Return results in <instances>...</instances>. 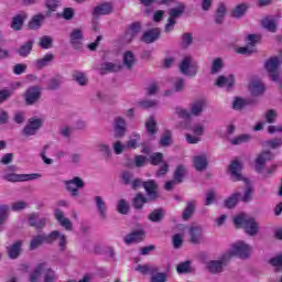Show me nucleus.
I'll return each mask as SVG.
<instances>
[{
  "instance_id": "12",
  "label": "nucleus",
  "mask_w": 282,
  "mask_h": 282,
  "mask_svg": "<svg viewBox=\"0 0 282 282\" xmlns=\"http://www.w3.org/2000/svg\"><path fill=\"white\" fill-rule=\"evenodd\" d=\"M180 72L184 76L195 77L197 76V72H199V66L197 64H193V57L185 56L180 64Z\"/></svg>"
},
{
  "instance_id": "7",
  "label": "nucleus",
  "mask_w": 282,
  "mask_h": 282,
  "mask_svg": "<svg viewBox=\"0 0 282 282\" xmlns=\"http://www.w3.org/2000/svg\"><path fill=\"white\" fill-rule=\"evenodd\" d=\"M225 254L229 257V262L231 261L232 257H238V259H250V245L239 241L231 245L230 249L225 252Z\"/></svg>"
},
{
  "instance_id": "46",
  "label": "nucleus",
  "mask_w": 282,
  "mask_h": 282,
  "mask_svg": "<svg viewBox=\"0 0 282 282\" xmlns=\"http://www.w3.org/2000/svg\"><path fill=\"white\" fill-rule=\"evenodd\" d=\"M269 265L275 268L274 272H282V253H279L268 260Z\"/></svg>"
},
{
  "instance_id": "11",
  "label": "nucleus",
  "mask_w": 282,
  "mask_h": 282,
  "mask_svg": "<svg viewBox=\"0 0 282 282\" xmlns=\"http://www.w3.org/2000/svg\"><path fill=\"white\" fill-rule=\"evenodd\" d=\"M41 96H43V88L41 86H31L23 94L24 102L28 107H32V105H36L41 100Z\"/></svg>"
},
{
  "instance_id": "51",
  "label": "nucleus",
  "mask_w": 282,
  "mask_h": 282,
  "mask_svg": "<svg viewBox=\"0 0 282 282\" xmlns=\"http://www.w3.org/2000/svg\"><path fill=\"white\" fill-rule=\"evenodd\" d=\"M191 260L180 262L176 267L177 274H188L191 273Z\"/></svg>"
},
{
  "instance_id": "62",
  "label": "nucleus",
  "mask_w": 282,
  "mask_h": 282,
  "mask_svg": "<svg viewBox=\"0 0 282 282\" xmlns=\"http://www.w3.org/2000/svg\"><path fill=\"white\" fill-rule=\"evenodd\" d=\"M12 94H14V90L12 89H1L0 90V105H3V102L10 100V98H12Z\"/></svg>"
},
{
  "instance_id": "60",
  "label": "nucleus",
  "mask_w": 282,
  "mask_h": 282,
  "mask_svg": "<svg viewBox=\"0 0 282 282\" xmlns=\"http://www.w3.org/2000/svg\"><path fill=\"white\" fill-rule=\"evenodd\" d=\"M30 205L25 200H18L15 203H12L11 210L13 213H21V210H25Z\"/></svg>"
},
{
  "instance_id": "39",
  "label": "nucleus",
  "mask_w": 282,
  "mask_h": 282,
  "mask_svg": "<svg viewBox=\"0 0 282 282\" xmlns=\"http://www.w3.org/2000/svg\"><path fill=\"white\" fill-rule=\"evenodd\" d=\"M164 208H155L148 216V219L153 224H160L164 219Z\"/></svg>"
},
{
  "instance_id": "37",
  "label": "nucleus",
  "mask_w": 282,
  "mask_h": 282,
  "mask_svg": "<svg viewBox=\"0 0 282 282\" xmlns=\"http://www.w3.org/2000/svg\"><path fill=\"white\" fill-rule=\"evenodd\" d=\"M25 19H28V17L23 14H17L15 17H13L11 22L12 30H14L15 32H20V30H23V23H25Z\"/></svg>"
},
{
  "instance_id": "64",
  "label": "nucleus",
  "mask_w": 282,
  "mask_h": 282,
  "mask_svg": "<svg viewBox=\"0 0 282 282\" xmlns=\"http://www.w3.org/2000/svg\"><path fill=\"white\" fill-rule=\"evenodd\" d=\"M150 282H166V273L156 272V274L151 278Z\"/></svg>"
},
{
  "instance_id": "56",
  "label": "nucleus",
  "mask_w": 282,
  "mask_h": 282,
  "mask_svg": "<svg viewBox=\"0 0 282 282\" xmlns=\"http://www.w3.org/2000/svg\"><path fill=\"white\" fill-rule=\"evenodd\" d=\"M276 118H279V113L274 109L267 110L264 115V120L268 124H274L276 122Z\"/></svg>"
},
{
  "instance_id": "18",
  "label": "nucleus",
  "mask_w": 282,
  "mask_h": 282,
  "mask_svg": "<svg viewBox=\"0 0 282 282\" xmlns=\"http://www.w3.org/2000/svg\"><path fill=\"white\" fill-rule=\"evenodd\" d=\"M189 243L199 246L204 241V229L202 226H191L188 229Z\"/></svg>"
},
{
  "instance_id": "24",
  "label": "nucleus",
  "mask_w": 282,
  "mask_h": 282,
  "mask_svg": "<svg viewBox=\"0 0 282 282\" xmlns=\"http://www.w3.org/2000/svg\"><path fill=\"white\" fill-rule=\"evenodd\" d=\"M236 80L237 79L235 78V75H229L228 77L220 75L216 79L215 85H216V87H220V88L226 87L227 91H230V89H232L235 87Z\"/></svg>"
},
{
  "instance_id": "43",
  "label": "nucleus",
  "mask_w": 282,
  "mask_h": 282,
  "mask_svg": "<svg viewBox=\"0 0 282 282\" xmlns=\"http://www.w3.org/2000/svg\"><path fill=\"white\" fill-rule=\"evenodd\" d=\"M184 177H186V166L180 164L176 166L174 174H173V180L177 184H182L184 182Z\"/></svg>"
},
{
  "instance_id": "42",
  "label": "nucleus",
  "mask_w": 282,
  "mask_h": 282,
  "mask_svg": "<svg viewBox=\"0 0 282 282\" xmlns=\"http://www.w3.org/2000/svg\"><path fill=\"white\" fill-rule=\"evenodd\" d=\"M193 215H195V200H191L186 204V207L184 208L182 214V220L188 221V219H191Z\"/></svg>"
},
{
  "instance_id": "32",
  "label": "nucleus",
  "mask_w": 282,
  "mask_h": 282,
  "mask_svg": "<svg viewBox=\"0 0 282 282\" xmlns=\"http://www.w3.org/2000/svg\"><path fill=\"white\" fill-rule=\"evenodd\" d=\"M45 22V15L43 13L35 14L28 23L29 30H41Z\"/></svg>"
},
{
  "instance_id": "9",
  "label": "nucleus",
  "mask_w": 282,
  "mask_h": 282,
  "mask_svg": "<svg viewBox=\"0 0 282 282\" xmlns=\"http://www.w3.org/2000/svg\"><path fill=\"white\" fill-rule=\"evenodd\" d=\"M184 12H186V4L183 2H180L175 8L170 9V17L164 28L166 34H169V32H172L173 28H175V24L177 23L175 19L182 18L184 15Z\"/></svg>"
},
{
  "instance_id": "52",
  "label": "nucleus",
  "mask_w": 282,
  "mask_h": 282,
  "mask_svg": "<svg viewBox=\"0 0 282 282\" xmlns=\"http://www.w3.org/2000/svg\"><path fill=\"white\" fill-rule=\"evenodd\" d=\"M181 39V47L183 50H188L193 45V33H183Z\"/></svg>"
},
{
  "instance_id": "4",
  "label": "nucleus",
  "mask_w": 282,
  "mask_h": 282,
  "mask_svg": "<svg viewBox=\"0 0 282 282\" xmlns=\"http://www.w3.org/2000/svg\"><path fill=\"white\" fill-rule=\"evenodd\" d=\"M234 224L237 228H243L248 237H257L259 235V223L254 217H246V214H239L234 218Z\"/></svg>"
},
{
  "instance_id": "58",
  "label": "nucleus",
  "mask_w": 282,
  "mask_h": 282,
  "mask_svg": "<svg viewBox=\"0 0 282 282\" xmlns=\"http://www.w3.org/2000/svg\"><path fill=\"white\" fill-rule=\"evenodd\" d=\"M54 43V40L50 36V35H43L40 39V47H42V50H50L52 47Z\"/></svg>"
},
{
  "instance_id": "50",
  "label": "nucleus",
  "mask_w": 282,
  "mask_h": 282,
  "mask_svg": "<svg viewBox=\"0 0 282 282\" xmlns=\"http://www.w3.org/2000/svg\"><path fill=\"white\" fill-rule=\"evenodd\" d=\"M73 80H75V83H77V85H80V87H85L87 85V83H89V80L85 76V73L79 72V70L74 72Z\"/></svg>"
},
{
  "instance_id": "1",
  "label": "nucleus",
  "mask_w": 282,
  "mask_h": 282,
  "mask_svg": "<svg viewBox=\"0 0 282 282\" xmlns=\"http://www.w3.org/2000/svg\"><path fill=\"white\" fill-rule=\"evenodd\" d=\"M241 171H243V163L239 160L231 161L227 167V173H229L231 182H245L246 184L243 195L236 192L224 200L223 206L224 208H228V210L237 208L239 202H243L245 204L252 202V193H254V189L250 181L241 174Z\"/></svg>"
},
{
  "instance_id": "3",
  "label": "nucleus",
  "mask_w": 282,
  "mask_h": 282,
  "mask_svg": "<svg viewBox=\"0 0 282 282\" xmlns=\"http://www.w3.org/2000/svg\"><path fill=\"white\" fill-rule=\"evenodd\" d=\"M264 150L262 151L256 159L254 171L256 173H263V169H265L267 162H272L274 160V153L272 151H276V149H281L282 147V137H275L270 140L263 142Z\"/></svg>"
},
{
  "instance_id": "30",
  "label": "nucleus",
  "mask_w": 282,
  "mask_h": 282,
  "mask_svg": "<svg viewBox=\"0 0 282 282\" xmlns=\"http://www.w3.org/2000/svg\"><path fill=\"white\" fill-rule=\"evenodd\" d=\"M248 10H250L249 3H240L237 4L230 13L231 19H243L246 14H248Z\"/></svg>"
},
{
  "instance_id": "21",
  "label": "nucleus",
  "mask_w": 282,
  "mask_h": 282,
  "mask_svg": "<svg viewBox=\"0 0 282 282\" xmlns=\"http://www.w3.org/2000/svg\"><path fill=\"white\" fill-rule=\"evenodd\" d=\"M162 36V30L160 28H154L145 31L140 41L145 43V45H151V43H155V41H160Z\"/></svg>"
},
{
  "instance_id": "53",
  "label": "nucleus",
  "mask_w": 282,
  "mask_h": 282,
  "mask_svg": "<svg viewBox=\"0 0 282 282\" xmlns=\"http://www.w3.org/2000/svg\"><path fill=\"white\" fill-rule=\"evenodd\" d=\"M129 30H130V35L132 39L138 36V34H140L142 32V22H140V21L132 22L129 25Z\"/></svg>"
},
{
  "instance_id": "54",
  "label": "nucleus",
  "mask_w": 282,
  "mask_h": 282,
  "mask_svg": "<svg viewBox=\"0 0 282 282\" xmlns=\"http://www.w3.org/2000/svg\"><path fill=\"white\" fill-rule=\"evenodd\" d=\"M261 34H249L246 39V42L249 47H254L256 45H259V43H261Z\"/></svg>"
},
{
  "instance_id": "48",
  "label": "nucleus",
  "mask_w": 282,
  "mask_h": 282,
  "mask_svg": "<svg viewBox=\"0 0 282 282\" xmlns=\"http://www.w3.org/2000/svg\"><path fill=\"white\" fill-rule=\"evenodd\" d=\"M57 17L64 19L65 21H72L74 20V17H76V10H74L72 7H66L62 13H57Z\"/></svg>"
},
{
  "instance_id": "44",
  "label": "nucleus",
  "mask_w": 282,
  "mask_h": 282,
  "mask_svg": "<svg viewBox=\"0 0 282 282\" xmlns=\"http://www.w3.org/2000/svg\"><path fill=\"white\" fill-rule=\"evenodd\" d=\"M52 61H54V54L46 53L44 55V57L35 61V65H36L37 69H43L44 67H47V65H50V63H52Z\"/></svg>"
},
{
  "instance_id": "17",
  "label": "nucleus",
  "mask_w": 282,
  "mask_h": 282,
  "mask_svg": "<svg viewBox=\"0 0 282 282\" xmlns=\"http://www.w3.org/2000/svg\"><path fill=\"white\" fill-rule=\"evenodd\" d=\"M144 239H147V231L144 229H137L126 235L123 241L126 246H131V243H142Z\"/></svg>"
},
{
  "instance_id": "27",
  "label": "nucleus",
  "mask_w": 282,
  "mask_h": 282,
  "mask_svg": "<svg viewBox=\"0 0 282 282\" xmlns=\"http://www.w3.org/2000/svg\"><path fill=\"white\" fill-rule=\"evenodd\" d=\"M54 215H55V219L58 221L62 228H65V230H68V231L74 230V225L72 224V220H69V218H65V214L63 213V210L55 209Z\"/></svg>"
},
{
  "instance_id": "10",
  "label": "nucleus",
  "mask_w": 282,
  "mask_h": 282,
  "mask_svg": "<svg viewBox=\"0 0 282 282\" xmlns=\"http://www.w3.org/2000/svg\"><path fill=\"white\" fill-rule=\"evenodd\" d=\"M281 63L282 61L276 56L270 57L264 62V69L268 72L269 78L273 83H279V68L281 67Z\"/></svg>"
},
{
  "instance_id": "6",
  "label": "nucleus",
  "mask_w": 282,
  "mask_h": 282,
  "mask_svg": "<svg viewBox=\"0 0 282 282\" xmlns=\"http://www.w3.org/2000/svg\"><path fill=\"white\" fill-rule=\"evenodd\" d=\"M148 162L152 166H160V169L155 172V177H164L166 173H169L171 165L167 162H164V153L154 152L148 158Z\"/></svg>"
},
{
  "instance_id": "25",
  "label": "nucleus",
  "mask_w": 282,
  "mask_h": 282,
  "mask_svg": "<svg viewBox=\"0 0 282 282\" xmlns=\"http://www.w3.org/2000/svg\"><path fill=\"white\" fill-rule=\"evenodd\" d=\"M153 202L148 197L144 196L142 192H139L132 198V207L134 210H142L144 208V204H152Z\"/></svg>"
},
{
  "instance_id": "49",
  "label": "nucleus",
  "mask_w": 282,
  "mask_h": 282,
  "mask_svg": "<svg viewBox=\"0 0 282 282\" xmlns=\"http://www.w3.org/2000/svg\"><path fill=\"white\" fill-rule=\"evenodd\" d=\"M10 218V205L1 204L0 205V226L6 224L7 219Z\"/></svg>"
},
{
  "instance_id": "34",
  "label": "nucleus",
  "mask_w": 282,
  "mask_h": 282,
  "mask_svg": "<svg viewBox=\"0 0 282 282\" xmlns=\"http://www.w3.org/2000/svg\"><path fill=\"white\" fill-rule=\"evenodd\" d=\"M159 130L160 129L158 128V121H155V117L151 115L148 121L145 122V131L148 135L155 138V135H158Z\"/></svg>"
},
{
  "instance_id": "57",
  "label": "nucleus",
  "mask_w": 282,
  "mask_h": 282,
  "mask_svg": "<svg viewBox=\"0 0 282 282\" xmlns=\"http://www.w3.org/2000/svg\"><path fill=\"white\" fill-rule=\"evenodd\" d=\"M220 69H224V59L217 57L212 63L210 74H219Z\"/></svg>"
},
{
  "instance_id": "26",
  "label": "nucleus",
  "mask_w": 282,
  "mask_h": 282,
  "mask_svg": "<svg viewBox=\"0 0 282 282\" xmlns=\"http://www.w3.org/2000/svg\"><path fill=\"white\" fill-rule=\"evenodd\" d=\"M261 28L263 30H267V32H271V34H274L276 30H279V24H276V20L272 15L264 17L260 22Z\"/></svg>"
},
{
  "instance_id": "28",
  "label": "nucleus",
  "mask_w": 282,
  "mask_h": 282,
  "mask_svg": "<svg viewBox=\"0 0 282 282\" xmlns=\"http://www.w3.org/2000/svg\"><path fill=\"white\" fill-rule=\"evenodd\" d=\"M249 93L253 98H259V96H263V94H265V85L260 80H252L249 84Z\"/></svg>"
},
{
  "instance_id": "41",
  "label": "nucleus",
  "mask_w": 282,
  "mask_h": 282,
  "mask_svg": "<svg viewBox=\"0 0 282 282\" xmlns=\"http://www.w3.org/2000/svg\"><path fill=\"white\" fill-rule=\"evenodd\" d=\"M122 63L127 69H133V66L135 65V54L131 51H127L123 54Z\"/></svg>"
},
{
  "instance_id": "63",
  "label": "nucleus",
  "mask_w": 282,
  "mask_h": 282,
  "mask_svg": "<svg viewBox=\"0 0 282 282\" xmlns=\"http://www.w3.org/2000/svg\"><path fill=\"white\" fill-rule=\"evenodd\" d=\"M250 134H240L236 138H234L230 142L234 145L243 144V142H249Z\"/></svg>"
},
{
  "instance_id": "36",
  "label": "nucleus",
  "mask_w": 282,
  "mask_h": 282,
  "mask_svg": "<svg viewBox=\"0 0 282 282\" xmlns=\"http://www.w3.org/2000/svg\"><path fill=\"white\" fill-rule=\"evenodd\" d=\"M95 204H96V208L99 213V217L101 219H107V203H105V200H102V197L96 196Z\"/></svg>"
},
{
  "instance_id": "29",
  "label": "nucleus",
  "mask_w": 282,
  "mask_h": 282,
  "mask_svg": "<svg viewBox=\"0 0 282 282\" xmlns=\"http://www.w3.org/2000/svg\"><path fill=\"white\" fill-rule=\"evenodd\" d=\"M193 165L198 173H202L206 171V169H208V158L204 153L200 155H196L193 159Z\"/></svg>"
},
{
  "instance_id": "47",
  "label": "nucleus",
  "mask_w": 282,
  "mask_h": 282,
  "mask_svg": "<svg viewBox=\"0 0 282 282\" xmlns=\"http://www.w3.org/2000/svg\"><path fill=\"white\" fill-rule=\"evenodd\" d=\"M135 271L140 274H155L160 272V269L158 267L151 268L149 264H138Z\"/></svg>"
},
{
  "instance_id": "16",
  "label": "nucleus",
  "mask_w": 282,
  "mask_h": 282,
  "mask_svg": "<svg viewBox=\"0 0 282 282\" xmlns=\"http://www.w3.org/2000/svg\"><path fill=\"white\" fill-rule=\"evenodd\" d=\"M143 188L147 193V197L152 202H158L160 199V193L158 192L159 185L155 180H148L143 184Z\"/></svg>"
},
{
  "instance_id": "38",
  "label": "nucleus",
  "mask_w": 282,
  "mask_h": 282,
  "mask_svg": "<svg viewBox=\"0 0 282 282\" xmlns=\"http://www.w3.org/2000/svg\"><path fill=\"white\" fill-rule=\"evenodd\" d=\"M122 64H115L111 62H105L101 64V72H108L109 74L122 72Z\"/></svg>"
},
{
  "instance_id": "13",
  "label": "nucleus",
  "mask_w": 282,
  "mask_h": 282,
  "mask_svg": "<svg viewBox=\"0 0 282 282\" xmlns=\"http://www.w3.org/2000/svg\"><path fill=\"white\" fill-rule=\"evenodd\" d=\"M42 177L39 173H32V174H17V173H9L2 176L3 180L11 183L17 182H32L34 180H39Z\"/></svg>"
},
{
  "instance_id": "8",
  "label": "nucleus",
  "mask_w": 282,
  "mask_h": 282,
  "mask_svg": "<svg viewBox=\"0 0 282 282\" xmlns=\"http://www.w3.org/2000/svg\"><path fill=\"white\" fill-rule=\"evenodd\" d=\"M230 263L229 256L223 253L219 260H209L205 263V270L209 272V274H221L226 265Z\"/></svg>"
},
{
  "instance_id": "61",
  "label": "nucleus",
  "mask_w": 282,
  "mask_h": 282,
  "mask_svg": "<svg viewBox=\"0 0 282 282\" xmlns=\"http://www.w3.org/2000/svg\"><path fill=\"white\" fill-rule=\"evenodd\" d=\"M216 199H217V194H215V189H209L205 194V206H213Z\"/></svg>"
},
{
  "instance_id": "23",
  "label": "nucleus",
  "mask_w": 282,
  "mask_h": 282,
  "mask_svg": "<svg viewBox=\"0 0 282 282\" xmlns=\"http://www.w3.org/2000/svg\"><path fill=\"white\" fill-rule=\"evenodd\" d=\"M7 254L12 260L19 259L23 254V240H17L10 247H7Z\"/></svg>"
},
{
  "instance_id": "2",
  "label": "nucleus",
  "mask_w": 282,
  "mask_h": 282,
  "mask_svg": "<svg viewBox=\"0 0 282 282\" xmlns=\"http://www.w3.org/2000/svg\"><path fill=\"white\" fill-rule=\"evenodd\" d=\"M59 252H65L67 250V236L61 234L58 230H53L50 234H37L32 237L30 241V250H39L41 246H52L54 242L58 241Z\"/></svg>"
},
{
  "instance_id": "59",
  "label": "nucleus",
  "mask_w": 282,
  "mask_h": 282,
  "mask_svg": "<svg viewBox=\"0 0 282 282\" xmlns=\"http://www.w3.org/2000/svg\"><path fill=\"white\" fill-rule=\"evenodd\" d=\"M232 109H235V111L246 109V99H243V97H235L232 101Z\"/></svg>"
},
{
  "instance_id": "55",
  "label": "nucleus",
  "mask_w": 282,
  "mask_h": 282,
  "mask_svg": "<svg viewBox=\"0 0 282 282\" xmlns=\"http://www.w3.org/2000/svg\"><path fill=\"white\" fill-rule=\"evenodd\" d=\"M117 210L120 215H129L130 207H129V203H127V199L121 198L118 202Z\"/></svg>"
},
{
  "instance_id": "35",
  "label": "nucleus",
  "mask_w": 282,
  "mask_h": 282,
  "mask_svg": "<svg viewBox=\"0 0 282 282\" xmlns=\"http://www.w3.org/2000/svg\"><path fill=\"white\" fill-rule=\"evenodd\" d=\"M204 107H206V100L198 99L195 100L191 107V113L192 116H202L204 113Z\"/></svg>"
},
{
  "instance_id": "33",
  "label": "nucleus",
  "mask_w": 282,
  "mask_h": 282,
  "mask_svg": "<svg viewBox=\"0 0 282 282\" xmlns=\"http://www.w3.org/2000/svg\"><path fill=\"white\" fill-rule=\"evenodd\" d=\"M227 12L228 9L226 8V3L220 2L214 15V21L216 25H221V23H224Z\"/></svg>"
},
{
  "instance_id": "31",
  "label": "nucleus",
  "mask_w": 282,
  "mask_h": 282,
  "mask_svg": "<svg viewBox=\"0 0 282 282\" xmlns=\"http://www.w3.org/2000/svg\"><path fill=\"white\" fill-rule=\"evenodd\" d=\"M33 47H34V39H31L24 42L19 48L15 50V52L19 56H21V58H28V56L32 54Z\"/></svg>"
},
{
  "instance_id": "19",
  "label": "nucleus",
  "mask_w": 282,
  "mask_h": 282,
  "mask_svg": "<svg viewBox=\"0 0 282 282\" xmlns=\"http://www.w3.org/2000/svg\"><path fill=\"white\" fill-rule=\"evenodd\" d=\"M83 41H85V35H83V30L73 29L69 33V44L73 50H83Z\"/></svg>"
},
{
  "instance_id": "15",
  "label": "nucleus",
  "mask_w": 282,
  "mask_h": 282,
  "mask_svg": "<svg viewBox=\"0 0 282 282\" xmlns=\"http://www.w3.org/2000/svg\"><path fill=\"white\" fill-rule=\"evenodd\" d=\"M43 127V119L41 118H30L29 123L23 128L22 134H24L25 138H30V135H36L39 129Z\"/></svg>"
},
{
  "instance_id": "40",
  "label": "nucleus",
  "mask_w": 282,
  "mask_h": 282,
  "mask_svg": "<svg viewBox=\"0 0 282 282\" xmlns=\"http://www.w3.org/2000/svg\"><path fill=\"white\" fill-rule=\"evenodd\" d=\"M61 85H63V76L55 75L47 82V89L48 91H56V89L61 88Z\"/></svg>"
},
{
  "instance_id": "45",
  "label": "nucleus",
  "mask_w": 282,
  "mask_h": 282,
  "mask_svg": "<svg viewBox=\"0 0 282 282\" xmlns=\"http://www.w3.org/2000/svg\"><path fill=\"white\" fill-rule=\"evenodd\" d=\"M159 144L163 148L171 147V144H173V132L171 130H165L161 135Z\"/></svg>"
},
{
  "instance_id": "14",
  "label": "nucleus",
  "mask_w": 282,
  "mask_h": 282,
  "mask_svg": "<svg viewBox=\"0 0 282 282\" xmlns=\"http://www.w3.org/2000/svg\"><path fill=\"white\" fill-rule=\"evenodd\" d=\"M66 191L70 194V197H78L80 193L79 188H85V181L79 176H75L69 181H65Z\"/></svg>"
},
{
  "instance_id": "22",
  "label": "nucleus",
  "mask_w": 282,
  "mask_h": 282,
  "mask_svg": "<svg viewBox=\"0 0 282 282\" xmlns=\"http://www.w3.org/2000/svg\"><path fill=\"white\" fill-rule=\"evenodd\" d=\"M124 135H127V121H124L122 117H118L113 124V138H116V140H122Z\"/></svg>"
},
{
  "instance_id": "5",
  "label": "nucleus",
  "mask_w": 282,
  "mask_h": 282,
  "mask_svg": "<svg viewBox=\"0 0 282 282\" xmlns=\"http://www.w3.org/2000/svg\"><path fill=\"white\" fill-rule=\"evenodd\" d=\"M41 274H43L44 282L56 281V273L51 268L45 269V262H41L34 268L33 272L29 276V281L39 282Z\"/></svg>"
},
{
  "instance_id": "20",
  "label": "nucleus",
  "mask_w": 282,
  "mask_h": 282,
  "mask_svg": "<svg viewBox=\"0 0 282 282\" xmlns=\"http://www.w3.org/2000/svg\"><path fill=\"white\" fill-rule=\"evenodd\" d=\"M113 12V4L111 2H104L95 7L91 11L93 19H100Z\"/></svg>"
}]
</instances>
